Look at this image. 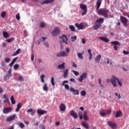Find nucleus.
I'll return each instance as SVG.
<instances>
[{"label":"nucleus","mask_w":129,"mask_h":129,"mask_svg":"<svg viewBox=\"0 0 129 129\" xmlns=\"http://www.w3.org/2000/svg\"><path fill=\"white\" fill-rule=\"evenodd\" d=\"M59 110L61 111H64L66 110V106L64 104H61L59 105Z\"/></svg>","instance_id":"nucleus-19"},{"label":"nucleus","mask_w":129,"mask_h":129,"mask_svg":"<svg viewBox=\"0 0 129 129\" xmlns=\"http://www.w3.org/2000/svg\"><path fill=\"white\" fill-rule=\"evenodd\" d=\"M101 5V0H97L96 2V10L97 11V14L100 16H102L105 18H108V13H109V11L106 8L100 9V7Z\"/></svg>","instance_id":"nucleus-1"},{"label":"nucleus","mask_w":129,"mask_h":129,"mask_svg":"<svg viewBox=\"0 0 129 129\" xmlns=\"http://www.w3.org/2000/svg\"><path fill=\"white\" fill-rule=\"evenodd\" d=\"M87 76V74L86 73H83L82 75L80 77V78L78 79V81L80 82H82L84 79H86Z\"/></svg>","instance_id":"nucleus-9"},{"label":"nucleus","mask_w":129,"mask_h":129,"mask_svg":"<svg viewBox=\"0 0 129 129\" xmlns=\"http://www.w3.org/2000/svg\"><path fill=\"white\" fill-rule=\"evenodd\" d=\"M104 22V19L103 18H99L98 19L96 20V23L97 24H102Z\"/></svg>","instance_id":"nucleus-27"},{"label":"nucleus","mask_w":129,"mask_h":129,"mask_svg":"<svg viewBox=\"0 0 129 129\" xmlns=\"http://www.w3.org/2000/svg\"><path fill=\"white\" fill-rule=\"evenodd\" d=\"M10 61H11V59L10 58H6V59H5V61L6 63H9L10 62Z\"/></svg>","instance_id":"nucleus-48"},{"label":"nucleus","mask_w":129,"mask_h":129,"mask_svg":"<svg viewBox=\"0 0 129 129\" xmlns=\"http://www.w3.org/2000/svg\"><path fill=\"white\" fill-rule=\"evenodd\" d=\"M66 83H68V81H64L62 82V86H64L65 85L64 84Z\"/></svg>","instance_id":"nucleus-63"},{"label":"nucleus","mask_w":129,"mask_h":129,"mask_svg":"<svg viewBox=\"0 0 129 129\" xmlns=\"http://www.w3.org/2000/svg\"><path fill=\"white\" fill-rule=\"evenodd\" d=\"M80 8L81 9V10H83V12L81 14V15L85 16L87 13V7L86 6V5H85L84 4H81L80 5Z\"/></svg>","instance_id":"nucleus-4"},{"label":"nucleus","mask_w":129,"mask_h":129,"mask_svg":"<svg viewBox=\"0 0 129 129\" xmlns=\"http://www.w3.org/2000/svg\"><path fill=\"white\" fill-rule=\"evenodd\" d=\"M75 26H76V27L78 28V30H83L84 29V25H83V24L82 23H81V24L76 23Z\"/></svg>","instance_id":"nucleus-16"},{"label":"nucleus","mask_w":129,"mask_h":129,"mask_svg":"<svg viewBox=\"0 0 129 129\" xmlns=\"http://www.w3.org/2000/svg\"><path fill=\"white\" fill-rule=\"evenodd\" d=\"M21 49H17V50H16V52L14 53L13 56H16V55L19 54V53H20V52H21Z\"/></svg>","instance_id":"nucleus-36"},{"label":"nucleus","mask_w":129,"mask_h":129,"mask_svg":"<svg viewBox=\"0 0 129 129\" xmlns=\"http://www.w3.org/2000/svg\"><path fill=\"white\" fill-rule=\"evenodd\" d=\"M56 56L57 57H67L68 56V53L64 51H62L57 53Z\"/></svg>","instance_id":"nucleus-7"},{"label":"nucleus","mask_w":129,"mask_h":129,"mask_svg":"<svg viewBox=\"0 0 129 129\" xmlns=\"http://www.w3.org/2000/svg\"><path fill=\"white\" fill-rule=\"evenodd\" d=\"M98 39H100V40L105 42L106 43L109 42V39L106 37H99Z\"/></svg>","instance_id":"nucleus-17"},{"label":"nucleus","mask_w":129,"mask_h":129,"mask_svg":"<svg viewBox=\"0 0 129 129\" xmlns=\"http://www.w3.org/2000/svg\"><path fill=\"white\" fill-rule=\"evenodd\" d=\"M107 125H108L109 127H111L112 129H115L116 127V123L111 121H108V122H107Z\"/></svg>","instance_id":"nucleus-10"},{"label":"nucleus","mask_w":129,"mask_h":129,"mask_svg":"<svg viewBox=\"0 0 129 129\" xmlns=\"http://www.w3.org/2000/svg\"><path fill=\"white\" fill-rule=\"evenodd\" d=\"M76 39H77L76 36H73L72 37H71V41H72V42H74L76 40Z\"/></svg>","instance_id":"nucleus-47"},{"label":"nucleus","mask_w":129,"mask_h":129,"mask_svg":"<svg viewBox=\"0 0 129 129\" xmlns=\"http://www.w3.org/2000/svg\"><path fill=\"white\" fill-rule=\"evenodd\" d=\"M81 95L82 96H85L86 95V92L85 90H83L81 91Z\"/></svg>","instance_id":"nucleus-41"},{"label":"nucleus","mask_w":129,"mask_h":129,"mask_svg":"<svg viewBox=\"0 0 129 129\" xmlns=\"http://www.w3.org/2000/svg\"><path fill=\"white\" fill-rule=\"evenodd\" d=\"M122 112H121L120 111H117V112H116V115H115V117H116V118L120 117L122 116Z\"/></svg>","instance_id":"nucleus-29"},{"label":"nucleus","mask_w":129,"mask_h":129,"mask_svg":"<svg viewBox=\"0 0 129 129\" xmlns=\"http://www.w3.org/2000/svg\"><path fill=\"white\" fill-rule=\"evenodd\" d=\"M60 31L58 29V27H56L54 30H53V31L52 32V35L53 36H57L59 34Z\"/></svg>","instance_id":"nucleus-11"},{"label":"nucleus","mask_w":129,"mask_h":129,"mask_svg":"<svg viewBox=\"0 0 129 129\" xmlns=\"http://www.w3.org/2000/svg\"><path fill=\"white\" fill-rule=\"evenodd\" d=\"M59 38L62 39V41H60V44H62V42H63V43L66 44V45H68V42H67L68 38H67L66 35L62 34L61 36H59Z\"/></svg>","instance_id":"nucleus-5"},{"label":"nucleus","mask_w":129,"mask_h":129,"mask_svg":"<svg viewBox=\"0 0 129 129\" xmlns=\"http://www.w3.org/2000/svg\"><path fill=\"white\" fill-rule=\"evenodd\" d=\"M69 70L66 69L63 71V78H67L68 76Z\"/></svg>","instance_id":"nucleus-31"},{"label":"nucleus","mask_w":129,"mask_h":129,"mask_svg":"<svg viewBox=\"0 0 129 129\" xmlns=\"http://www.w3.org/2000/svg\"><path fill=\"white\" fill-rule=\"evenodd\" d=\"M82 44H86V39L82 38Z\"/></svg>","instance_id":"nucleus-64"},{"label":"nucleus","mask_w":129,"mask_h":129,"mask_svg":"<svg viewBox=\"0 0 129 129\" xmlns=\"http://www.w3.org/2000/svg\"><path fill=\"white\" fill-rule=\"evenodd\" d=\"M42 89H43V90H44V91H47L48 88L47 87V84H44V86H43Z\"/></svg>","instance_id":"nucleus-37"},{"label":"nucleus","mask_w":129,"mask_h":129,"mask_svg":"<svg viewBox=\"0 0 129 129\" xmlns=\"http://www.w3.org/2000/svg\"><path fill=\"white\" fill-rule=\"evenodd\" d=\"M17 59H18V57H16V58H14L13 59V60H12V61H11V63H10L9 64V67H12L14 64L15 63V62H16V61H17Z\"/></svg>","instance_id":"nucleus-26"},{"label":"nucleus","mask_w":129,"mask_h":129,"mask_svg":"<svg viewBox=\"0 0 129 129\" xmlns=\"http://www.w3.org/2000/svg\"><path fill=\"white\" fill-rule=\"evenodd\" d=\"M41 43V39H38V40H37L36 42V44L37 45H40V43Z\"/></svg>","instance_id":"nucleus-59"},{"label":"nucleus","mask_w":129,"mask_h":129,"mask_svg":"<svg viewBox=\"0 0 129 129\" xmlns=\"http://www.w3.org/2000/svg\"><path fill=\"white\" fill-rule=\"evenodd\" d=\"M46 26V25L44 23H41V24H40V27L41 28H43Z\"/></svg>","instance_id":"nucleus-44"},{"label":"nucleus","mask_w":129,"mask_h":129,"mask_svg":"<svg viewBox=\"0 0 129 129\" xmlns=\"http://www.w3.org/2000/svg\"><path fill=\"white\" fill-rule=\"evenodd\" d=\"M6 12H3L2 13H1V17L2 18H5L6 17Z\"/></svg>","instance_id":"nucleus-45"},{"label":"nucleus","mask_w":129,"mask_h":129,"mask_svg":"<svg viewBox=\"0 0 129 129\" xmlns=\"http://www.w3.org/2000/svg\"><path fill=\"white\" fill-rule=\"evenodd\" d=\"M57 69L58 70H64L65 69V63L63 62L62 63V64L57 66Z\"/></svg>","instance_id":"nucleus-25"},{"label":"nucleus","mask_w":129,"mask_h":129,"mask_svg":"<svg viewBox=\"0 0 129 129\" xmlns=\"http://www.w3.org/2000/svg\"><path fill=\"white\" fill-rule=\"evenodd\" d=\"M11 104H12V105H14V104H16V101L14 99V96H11Z\"/></svg>","instance_id":"nucleus-34"},{"label":"nucleus","mask_w":129,"mask_h":129,"mask_svg":"<svg viewBox=\"0 0 129 129\" xmlns=\"http://www.w3.org/2000/svg\"><path fill=\"white\" fill-rule=\"evenodd\" d=\"M36 113H37V114H38L43 115L44 114L47 113V111L44 110H41L40 109H37V110H36Z\"/></svg>","instance_id":"nucleus-18"},{"label":"nucleus","mask_w":129,"mask_h":129,"mask_svg":"<svg viewBox=\"0 0 129 129\" xmlns=\"http://www.w3.org/2000/svg\"><path fill=\"white\" fill-rule=\"evenodd\" d=\"M99 113L101 116H103V117L106 116V115H108L106 113V110H101V111H100Z\"/></svg>","instance_id":"nucleus-22"},{"label":"nucleus","mask_w":129,"mask_h":129,"mask_svg":"<svg viewBox=\"0 0 129 129\" xmlns=\"http://www.w3.org/2000/svg\"><path fill=\"white\" fill-rule=\"evenodd\" d=\"M73 73L76 75V76H79V73L76 72V71L72 70Z\"/></svg>","instance_id":"nucleus-49"},{"label":"nucleus","mask_w":129,"mask_h":129,"mask_svg":"<svg viewBox=\"0 0 129 129\" xmlns=\"http://www.w3.org/2000/svg\"><path fill=\"white\" fill-rule=\"evenodd\" d=\"M44 78H45L44 75H41V82L42 83H44Z\"/></svg>","instance_id":"nucleus-39"},{"label":"nucleus","mask_w":129,"mask_h":129,"mask_svg":"<svg viewBox=\"0 0 129 129\" xmlns=\"http://www.w3.org/2000/svg\"><path fill=\"white\" fill-rule=\"evenodd\" d=\"M115 96H118L117 97V99H121V96H120V94H117V93H115Z\"/></svg>","instance_id":"nucleus-50"},{"label":"nucleus","mask_w":129,"mask_h":129,"mask_svg":"<svg viewBox=\"0 0 129 129\" xmlns=\"http://www.w3.org/2000/svg\"><path fill=\"white\" fill-rule=\"evenodd\" d=\"M84 53V52L83 51H81V53H78L77 56L79 58L81 59V60L83 59V54Z\"/></svg>","instance_id":"nucleus-23"},{"label":"nucleus","mask_w":129,"mask_h":129,"mask_svg":"<svg viewBox=\"0 0 129 129\" xmlns=\"http://www.w3.org/2000/svg\"><path fill=\"white\" fill-rule=\"evenodd\" d=\"M111 44L113 45L114 46L119 45L120 43L119 41H111Z\"/></svg>","instance_id":"nucleus-33"},{"label":"nucleus","mask_w":129,"mask_h":129,"mask_svg":"<svg viewBox=\"0 0 129 129\" xmlns=\"http://www.w3.org/2000/svg\"><path fill=\"white\" fill-rule=\"evenodd\" d=\"M22 103H18V104H17V106L16 109V112H18L19 110H20L21 108H22Z\"/></svg>","instance_id":"nucleus-24"},{"label":"nucleus","mask_w":129,"mask_h":129,"mask_svg":"<svg viewBox=\"0 0 129 129\" xmlns=\"http://www.w3.org/2000/svg\"><path fill=\"white\" fill-rule=\"evenodd\" d=\"M122 53L124 54V55H127L129 54V51L123 50V51H122Z\"/></svg>","instance_id":"nucleus-55"},{"label":"nucleus","mask_w":129,"mask_h":129,"mask_svg":"<svg viewBox=\"0 0 129 129\" xmlns=\"http://www.w3.org/2000/svg\"><path fill=\"white\" fill-rule=\"evenodd\" d=\"M120 20L121 21V22L122 23V24H123L124 26L127 27V22H128V21H127V19L126 18H125L123 16H120Z\"/></svg>","instance_id":"nucleus-8"},{"label":"nucleus","mask_w":129,"mask_h":129,"mask_svg":"<svg viewBox=\"0 0 129 129\" xmlns=\"http://www.w3.org/2000/svg\"><path fill=\"white\" fill-rule=\"evenodd\" d=\"M16 18L17 19V20H20V15L19 14L16 15Z\"/></svg>","instance_id":"nucleus-62"},{"label":"nucleus","mask_w":129,"mask_h":129,"mask_svg":"<svg viewBox=\"0 0 129 129\" xmlns=\"http://www.w3.org/2000/svg\"><path fill=\"white\" fill-rule=\"evenodd\" d=\"M12 111V107H6L3 109V113L5 114H8L11 112Z\"/></svg>","instance_id":"nucleus-13"},{"label":"nucleus","mask_w":129,"mask_h":129,"mask_svg":"<svg viewBox=\"0 0 129 129\" xmlns=\"http://www.w3.org/2000/svg\"><path fill=\"white\" fill-rule=\"evenodd\" d=\"M72 67L75 68H77V64H76V63L73 62H72Z\"/></svg>","instance_id":"nucleus-57"},{"label":"nucleus","mask_w":129,"mask_h":129,"mask_svg":"<svg viewBox=\"0 0 129 129\" xmlns=\"http://www.w3.org/2000/svg\"><path fill=\"white\" fill-rule=\"evenodd\" d=\"M70 82H74L76 83V80L74 78H71L70 79Z\"/></svg>","instance_id":"nucleus-60"},{"label":"nucleus","mask_w":129,"mask_h":129,"mask_svg":"<svg viewBox=\"0 0 129 129\" xmlns=\"http://www.w3.org/2000/svg\"><path fill=\"white\" fill-rule=\"evenodd\" d=\"M101 55L99 54L98 55L96 56V58L95 59V62L96 63L99 62L100 60H101Z\"/></svg>","instance_id":"nucleus-28"},{"label":"nucleus","mask_w":129,"mask_h":129,"mask_svg":"<svg viewBox=\"0 0 129 129\" xmlns=\"http://www.w3.org/2000/svg\"><path fill=\"white\" fill-rule=\"evenodd\" d=\"M116 82H117V84H118L119 86L122 87V83L118 80V78H117L115 76H112L111 78V84H112V86L113 87H117V83Z\"/></svg>","instance_id":"nucleus-2"},{"label":"nucleus","mask_w":129,"mask_h":129,"mask_svg":"<svg viewBox=\"0 0 129 129\" xmlns=\"http://www.w3.org/2000/svg\"><path fill=\"white\" fill-rule=\"evenodd\" d=\"M81 125H82V126L85 127L86 129H89V128L88 124L86 123V122H83L81 123Z\"/></svg>","instance_id":"nucleus-30"},{"label":"nucleus","mask_w":129,"mask_h":129,"mask_svg":"<svg viewBox=\"0 0 129 129\" xmlns=\"http://www.w3.org/2000/svg\"><path fill=\"white\" fill-rule=\"evenodd\" d=\"M78 115L80 117V119L82 120L84 119L85 120H88V117H87V112L86 111H84V114L82 116L81 112L78 113Z\"/></svg>","instance_id":"nucleus-3"},{"label":"nucleus","mask_w":129,"mask_h":129,"mask_svg":"<svg viewBox=\"0 0 129 129\" xmlns=\"http://www.w3.org/2000/svg\"><path fill=\"white\" fill-rule=\"evenodd\" d=\"M34 111L32 108H30L28 110H27V113L28 112H33Z\"/></svg>","instance_id":"nucleus-61"},{"label":"nucleus","mask_w":129,"mask_h":129,"mask_svg":"<svg viewBox=\"0 0 129 129\" xmlns=\"http://www.w3.org/2000/svg\"><path fill=\"white\" fill-rule=\"evenodd\" d=\"M15 40V38H11L10 39H7L6 42L10 43L12 41Z\"/></svg>","instance_id":"nucleus-40"},{"label":"nucleus","mask_w":129,"mask_h":129,"mask_svg":"<svg viewBox=\"0 0 129 129\" xmlns=\"http://www.w3.org/2000/svg\"><path fill=\"white\" fill-rule=\"evenodd\" d=\"M70 116H72L75 119H77L78 118L77 113L74 110L70 111Z\"/></svg>","instance_id":"nucleus-14"},{"label":"nucleus","mask_w":129,"mask_h":129,"mask_svg":"<svg viewBox=\"0 0 129 129\" xmlns=\"http://www.w3.org/2000/svg\"><path fill=\"white\" fill-rule=\"evenodd\" d=\"M18 125L20 126V127H21V128H24L25 127L24 123L22 122L19 123Z\"/></svg>","instance_id":"nucleus-38"},{"label":"nucleus","mask_w":129,"mask_h":129,"mask_svg":"<svg viewBox=\"0 0 129 129\" xmlns=\"http://www.w3.org/2000/svg\"><path fill=\"white\" fill-rule=\"evenodd\" d=\"M43 44H44L45 46L47 47V48H48V47L49 46V45H48V43L47 41H44Z\"/></svg>","instance_id":"nucleus-51"},{"label":"nucleus","mask_w":129,"mask_h":129,"mask_svg":"<svg viewBox=\"0 0 129 129\" xmlns=\"http://www.w3.org/2000/svg\"><path fill=\"white\" fill-rule=\"evenodd\" d=\"M98 81H99V84L100 85V86H101V87H103V85L101 84V79H98Z\"/></svg>","instance_id":"nucleus-53"},{"label":"nucleus","mask_w":129,"mask_h":129,"mask_svg":"<svg viewBox=\"0 0 129 129\" xmlns=\"http://www.w3.org/2000/svg\"><path fill=\"white\" fill-rule=\"evenodd\" d=\"M12 69H10L8 71V73H7L5 77H4V80L6 81L8 79H10V77H12Z\"/></svg>","instance_id":"nucleus-6"},{"label":"nucleus","mask_w":129,"mask_h":129,"mask_svg":"<svg viewBox=\"0 0 129 129\" xmlns=\"http://www.w3.org/2000/svg\"><path fill=\"white\" fill-rule=\"evenodd\" d=\"M55 0H46L41 2V5H43L44 4L47 5L48 4H51L52 2H54Z\"/></svg>","instance_id":"nucleus-20"},{"label":"nucleus","mask_w":129,"mask_h":129,"mask_svg":"<svg viewBox=\"0 0 129 129\" xmlns=\"http://www.w3.org/2000/svg\"><path fill=\"white\" fill-rule=\"evenodd\" d=\"M19 68V64H16L14 66V70H17Z\"/></svg>","instance_id":"nucleus-46"},{"label":"nucleus","mask_w":129,"mask_h":129,"mask_svg":"<svg viewBox=\"0 0 129 129\" xmlns=\"http://www.w3.org/2000/svg\"><path fill=\"white\" fill-rule=\"evenodd\" d=\"M16 114H13L12 116L7 117V118H6V121L11 122L12 120H14V119H15V118H16Z\"/></svg>","instance_id":"nucleus-15"},{"label":"nucleus","mask_w":129,"mask_h":129,"mask_svg":"<svg viewBox=\"0 0 129 129\" xmlns=\"http://www.w3.org/2000/svg\"><path fill=\"white\" fill-rule=\"evenodd\" d=\"M106 114H108V115L111 114V110H106Z\"/></svg>","instance_id":"nucleus-56"},{"label":"nucleus","mask_w":129,"mask_h":129,"mask_svg":"<svg viewBox=\"0 0 129 129\" xmlns=\"http://www.w3.org/2000/svg\"><path fill=\"white\" fill-rule=\"evenodd\" d=\"M51 84H52V86H54V78H53V77H52V78H51Z\"/></svg>","instance_id":"nucleus-43"},{"label":"nucleus","mask_w":129,"mask_h":129,"mask_svg":"<svg viewBox=\"0 0 129 129\" xmlns=\"http://www.w3.org/2000/svg\"><path fill=\"white\" fill-rule=\"evenodd\" d=\"M70 92L72 93L73 95H78L80 94V93H79L78 90H76L73 87H70Z\"/></svg>","instance_id":"nucleus-12"},{"label":"nucleus","mask_w":129,"mask_h":129,"mask_svg":"<svg viewBox=\"0 0 129 129\" xmlns=\"http://www.w3.org/2000/svg\"><path fill=\"white\" fill-rule=\"evenodd\" d=\"M3 36H4V38H5L6 39L9 38V33H7V32L4 31L3 32Z\"/></svg>","instance_id":"nucleus-32"},{"label":"nucleus","mask_w":129,"mask_h":129,"mask_svg":"<svg viewBox=\"0 0 129 129\" xmlns=\"http://www.w3.org/2000/svg\"><path fill=\"white\" fill-rule=\"evenodd\" d=\"M39 128L40 129H45V126L43 125V124H41L39 126Z\"/></svg>","instance_id":"nucleus-52"},{"label":"nucleus","mask_w":129,"mask_h":129,"mask_svg":"<svg viewBox=\"0 0 129 129\" xmlns=\"http://www.w3.org/2000/svg\"><path fill=\"white\" fill-rule=\"evenodd\" d=\"M69 28H70V31H72V32H75V27H74L73 25H70Z\"/></svg>","instance_id":"nucleus-35"},{"label":"nucleus","mask_w":129,"mask_h":129,"mask_svg":"<svg viewBox=\"0 0 129 129\" xmlns=\"http://www.w3.org/2000/svg\"><path fill=\"white\" fill-rule=\"evenodd\" d=\"M9 98H6V99H5V100H4V103H9Z\"/></svg>","instance_id":"nucleus-54"},{"label":"nucleus","mask_w":129,"mask_h":129,"mask_svg":"<svg viewBox=\"0 0 129 129\" xmlns=\"http://www.w3.org/2000/svg\"><path fill=\"white\" fill-rule=\"evenodd\" d=\"M63 86H64L65 89H66V90H69L70 86L68 85V84H65L64 85H63Z\"/></svg>","instance_id":"nucleus-58"},{"label":"nucleus","mask_w":129,"mask_h":129,"mask_svg":"<svg viewBox=\"0 0 129 129\" xmlns=\"http://www.w3.org/2000/svg\"><path fill=\"white\" fill-rule=\"evenodd\" d=\"M101 23H96L95 25H94L93 28L95 30H97L101 27Z\"/></svg>","instance_id":"nucleus-21"},{"label":"nucleus","mask_w":129,"mask_h":129,"mask_svg":"<svg viewBox=\"0 0 129 129\" xmlns=\"http://www.w3.org/2000/svg\"><path fill=\"white\" fill-rule=\"evenodd\" d=\"M18 81L21 82H23L24 81V79L23 78V77L20 76H19V78H18Z\"/></svg>","instance_id":"nucleus-42"}]
</instances>
